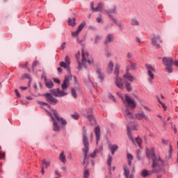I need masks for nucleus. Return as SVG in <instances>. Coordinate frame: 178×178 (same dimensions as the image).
<instances>
[{
	"instance_id": "obj_1",
	"label": "nucleus",
	"mask_w": 178,
	"mask_h": 178,
	"mask_svg": "<svg viewBox=\"0 0 178 178\" xmlns=\"http://www.w3.org/2000/svg\"><path fill=\"white\" fill-rule=\"evenodd\" d=\"M147 157L149 159H152V168L154 173H158L161 172V169L162 166H163V161L161 159V156L159 155H156L154 149L146 151Z\"/></svg>"
},
{
	"instance_id": "obj_2",
	"label": "nucleus",
	"mask_w": 178,
	"mask_h": 178,
	"mask_svg": "<svg viewBox=\"0 0 178 178\" xmlns=\"http://www.w3.org/2000/svg\"><path fill=\"white\" fill-rule=\"evenodd\" d=\"M82 141L84 145V148L83 149V165H87L88 163V156L87 154H88V150L90 149V143H88V135L87 134V129L86 127H83Z\"/></svg>"
},
{
	"instance_id": "obj_3",
	"label": "nucleus",
	"mask_w": 178,
	"mask_h": 178,
	"mask_svg": "<svg viewBox=\"0 0 178 178\" xmlns=\"http://www.w3.org/2000/svg\"><path fill=\"white\" fill-rule=\"evenodd\" d=\"M52 113L54 116H51V122H53V129L54 131H59L60 130V125H59V122H60L62 126H66L67 122L63 118L59 117V113L56 110H52Z\"/></svg>"
},
{
	"instance_id": "obj_4",
	"label": "nucleus",
	"mask_w": 178,
	"mask_h": 178,
	"mask_svg": "<svg viewBox=\"0 0 178 178\" xmlns=\"http://www.w3.org/2000/svg\"><path fill=\"white\" fill-rule=\"evenodd\" d=\"M82 63H81V68L85 67V69H87V66H89L90 65L94 64V59L92 58V56H90L88 52L84 51V50H82Z\"/></svg>"
},
{
	"instance_id": "obj_5",
	"label": "nucleus",
	"mask_w": 178,
	"mask_h": 178,
	"mask_svg": "<svg viewBox=\"0 0 178 178\" xmlns=\"http://www.w3.org/2000/svg\"><path fill=\"white\" fill-rule=\"evenodd\" d=\"M118 95L120 96V98H122V100L123 102V104H124L127 106V108H131V109H135V108L137 106V104L136 103V101L130 97L129 95H125V98L123 99L122 97V95L120 93H117Z\"/></svg>"
},
{
	"instance_id": "obj_6",
	"label": "nucleus",
	"mask_w": 178,
	"mask_h": 178,
	"mask_svg": "<svg viewBox=\"0 0 178 178\" xmlns=\"http://www.w3.org/2000/svg\"><path fill=\"white\" fill-rule=\"evenodd\" d=\"M146 69L147 70V74L149 77L147 80L149 83H152L154 79H155L154 74L156 72V70L149 64H146Z\"/></svg>"
},
{
	"instance_id": "obj_7",
	"label": "nucleus",
	"mask_w": 178,
	"mask_h": 178,
	"mask_svg": "<svg viewBox=\"0 0 178 178\" xmlns=\"http://www.w3.org/2000/svg\"><path fill=\"white\" fill-rule=\"evenodd\" d=\"M152 44L153 47L156 48H159L161 47L160 44H162V40H161V36L159 35H154L152 38Z\"/></svg>"
},
{
	"instance_id": "obj_8",
	"label": "nucleus",
	"mask_w": 178,
	"mask_h": 178,
	"mask_svg": "<svg viewBox=\"0 0 178 178\" xmlns=\"http://www.w3.org/2000/svg\"><path fill=\"white\" fill-rule=\"evenodd\" d=\"M50 92L54 97H66L67 95V92H65V90H60L59 88L52 89L50 90Z\"/></svg>"
},
{
	"instance_id": "obj_9",
	"label": "nucleus",
	"mask_w": 178,
	"mask_h": 178,
	"mask_svg": "<svg viewBox=\"0 0 178 178\" xmlns=\"http://www.w3.org/2000/svg\"><path fill=\"white\" fill-rule=\"evenodd\" d=\"M43 97L46 98V101H47V102H49V104H52L53 105H56V104H58V99L54 97V96H52L51 93H44L43 95Z\"/></svg>"
},
{
	"instance_id": "obj_10",
	"label": "nucleus",
	"mask_w": 178,
	"mask_h": 178,
	"mask_svg": "<svg viewBox=\"0 0 178 178\" xmlns=\"http://www.w3.org/2000/svg\"><path fill=\"white\" fill-rule=\"evenodd\" d=\"M86 26V22H83L78 27L77 30L76 31L72 32V37H77L80 33H81V31L84 27Z\"/></svg>"
},
{
	"instance_id": "obj_11",
	"label": "nucleus",
	"mask_w": 178,
	"mask_h": 178,
	"mask_svg": "<svg viewBox=\"0 0 178 178\" xmlns=\"http://www.w3.org/2000/svg\"><path fill=\"white\" fill-rule=\"evenodd\" d=\"M86 118H87L88 122H89L90 124H91L92 126H94V124H97L95 119L91 114V110H90L89 112H88V114L86 115Z\"/></svg>"
},
{
	"instance_id": "obj_12",
	"label": "nucleus",
	"mask_w": 178,
	"mask_h": 178,
	"mask_svg": "<svg viewBox=\"0 0 178 178\" xmlns=\"http://www.w3.org/2000/svg\"><path fill=\"white\" fill-rule=\"evenodd\" d=\"M163 65H164L165 66H172L173 65V58L171 57L163 58Z\"/></svg>"
},
{
	"instance_id": "obj_13",
	"label": "nucleus",
	"mask_w": 178,
	"mask_h": 178,
	"mask_svg": "<svg viewBox=\"0 0 178 178\" xmlns=\"http://www.w3.org/2000/svg\"><path fill=\"white\" fill-rule=\"evenodd\" d=\"M72 79V76H65V79L61 85V88L63 91H65V90H67V87L69 86V81Z\"/></svg>"
},
{
	"instance_id": "obj_14",
	"label": "nucleus",
	"mask_w": 178,
	"mask_h": 178,
	"mask_svg": "<svg viewBox=\"0 0 178 178\" xmlns=\"http://www.w3.org/2000/svg\"><path fill=\"white\" fill-rule=\"evenodd\" d=\"M136 119H138V120H141L142 119H145V120H147V122H149V118H148V115H145L144 113H139L135 115Z\"/></svg>"
},
{
	"instance_id": "obj_15",
	"label": "nucleus",
	"mask_w": 178,
	"mask_h": 178,
	"mask_svg": "<svg viewBox=\"0 0 178 178\" xmlns=\"http://www.w3.org/2000/svg\"><path fill=\"white\" fill-rule=\"evenodd\" d=\"M94 131L96 136V144L98 145L99 140H101V129H99V127H96Z\"/></svg>"
},
{
	"instance_id": "obj_16",
	"label": "nucleus",
	"mask_w": 178,
	"mask_h": 178,
	"mask_svg": "<svg viewBox=\"0 0 178 178\" xmlns=\"http://www.w3.org/2000/svg\"><path fill=\"white\" fill-rule=\"evenodd\" d=\"M115 84L118 88H120V90H123L124 88V86L123 85V81L120 77L116 76L115 78Z\"/></svg>"
},
{
	"instance_id": "obj_17",
	"label": "nucleus",
	"mask_w": 178,
	"mask_h": 178,
	"mask_svg": "<svg viewBox=\"0 0 178 178\" xmlns=\"http://www.w3.org/2000/svg\"><path fill=\"white\" fill-rule=\"evenodd\" d=\"M124 82L127 81H134V76L131 75V73L129 72V71H127L126 74L124 75Z\"/></svg>"
},
{
	"instance_id": "obj_18",
	"label": "nucleus",
	"mask_w": 178,
	"mask_h": 178,
	"mask_svg": "<svg viewBox=\"0 0 178 178\" xmlns=\"http://www.w3.org/2000/svg\"><path fill=\"white\" fill-rule=\"evenodd\" d=\"M154 173H155L154 170L151 171H148L147 170H143L141 172V176L142 177H147V176H151V175H154Z\"/></svg>"
},
{
	"instance_id": "obj_19",
	"label": "nucleus",
	"mask_w": 178,
	"mask_h": 178,
	"mask_svg": "<svg viewBox=\"0 0 178 178\" xmlns=\"http://www.w3.org/2000/svg\"><path fill=\"white\" fill-rule=\"evenodd\" d=\"M124 115L127 119H134V116H133V114L130 111H129V108H127L125 111L124 112Z\"/></svg>"
},
{
	"instance_id": "obj_20",
	"label": "nucleus",
	"mask_w": 178,
	"mask_h": 178,
	"mask_svg": "<svg viewBox=\"0 0 178 178\" xmlns=\"http://www.w3.org/2000/svg\"><path fill=\"white\" fill-rule=\"evenodd\" d=\"M131 130H137V129L136 128V127H131V128L129 127H127V135L129 136V138H130V140H131V141H134V140H133L131 133L130 132Z\"/></svg>"
},
{
	"instance_id": "obj_21",
	"label": "nucleus",
	"mask_w": 178,
	"mask_h": 178,
	"mask_svg": "<svg viewBox=\"0 0 178 178\" xmlns=\"http://www.w3.org/2000/svg\"><path fill=\"white\" fill-rule=\"evenodd\" d=\"M112 41H113V35L108 34L104 40V44L106 45V44H109V42H112Z\"/></svg>"
},
{
	"instance_id": "obj_22",
	"label": "nucleus",
	"mask_w": 178,
	"mask_h": 178,
	"mask_svg": "<svg viewBox=\"0 0 178 178\" xmlns=\"http://www.w3.org/2000/svg\"><path fill=\"white\" fill-rule=\"evenodd\" d=\"M109 16H110L111 20L113 22H114V23L115 24H117V26H118V27H122V26H123V22H122V21H119V20L116 19L115 18H113V17H112L111 15H109Z\"/></svg>"
},
{
	"instance_id": "obj_23",
	"label": "nucleus",
	"mask_w": 178,
	"mask_h": 178,
	"mask_svg": "<svg viewBox=\"0 0 178 178\" xmlns=\"http://www.w3.org/2000/svg\"><path fill=\"white\" fill-rule=\"evenodd\" d=\"M130 65L127 67V72L129 70H134L136 69V63H133L131 60L129 61Z\"/></svg>"
},
{
	"instance_id": "obj_24",
	"label": "nucleus",
	"mask_w": 178,
	"mask_h": 178,
	"mask_svg": "<svg viewBox=\"0 0 178 178\" xmlns=\"http://www.w3.org/2000/svg\"><path fill=\"white\" fill-rule=\"evenodd\" d=\"M79 56H80V51H78V53L75 55V58L78 63V69L79 70H81V62H80L79 60L80 59Z\"/></svg>"
},
{
	"instance_id": "obj_25",
	"label": "nucleus",
	"mask_w": 178,
	"mask_h": 178,
	"mask_svg": "<svg viewBox=\"0 0 178 178\" xmlns=\"http://www.w3.org/2000/svg\"><path fill=\"white\" fill-rule=\"evenodd\" d=\"M108 73H112L113 72V62L109 61L107 67Z\"/></svg>"
},
{
	"instance_id": "obj_26",
	"label": "nucleus",
	"mask_w": 178,
	"mask_h": 178,
	"mask_svg": "<svg viewBox=\"0 0 178 178\" xmlns=\"http://www.w3.org/2000/svg\"><path fill=\"white\" fill-rule=\"evenodd\" d=\"M59 159L63 163H66V156H65V152H61L59 156Z\"/></svg>"
},
{
	"instance_id": "obj_27",
	"label": "nucleus",
	"mask_w": 178,
	"mask_h": 178,
	"mask_svg": "<svg viewBox=\"0 0 178 178\" xmlns=\"http://www.w3.org/2000/svg\"><path fill=\"white\" fill-rule=\"evenodd\" d=\"M60 67H63L64 69H66L67 72H70V66L68 65L65 62H63V61L60 62Z\"/></svg>"
},
{
	"instance_id": "obj_28",
	"label": "nucleus",
	"mask_w": 178,
	"mask_h": 178,
	"mask_svg": "<svg viewBox=\"0 0 178 178\" xmlns=\"http://www.w3.org/2000/svg\"><path fill=\"white\" fill-rule=\"evenodd\" d=\"M118 148H119V147L117 145H113L109 146V149H111L112 155H115V152H116Z\"/></svg>"
},
{
	"instance_id": "obj_29",
	"label": "nucleus",
	"mask_w": 178,
	"mask_h": 178,
	"mask_svg": "<svg viewBox=\"0 0 178 178\" xmlns=\"http://www.w3.org/2000/svg\"><path fill=\"white\" fill-rule=\"evenodd\" d=\"M129 175H130V169L127 166L124 167V175L126 178H129Z\"/></svg>"
},
{
	"instance_id": "obj_30",
	"label": "nucleus",
	"mask_w": 178,
	"mask_h": 178,
	"mask_svg": "<svg viewBox=\"0 0 178 178\" xmlns=\"http://www.w3.org/2000/svg\"><path fill=\"white\" fill-rule=\"evenodd\" d=\"M124 83L127 91L130 92L133 90V88H131V83H130V82L124 81Z\"/></svg>"
},
{
	"instance_id": "obj_31",
	"label": "nucleus",
	"mask_w": 178,
	"mask_h": 178,
	"mask_svg": "<svg viewBox=\"0 0 178 178\" xmlns=\"http://www.w3.org/2000/svg\"><path fill=\"white\" fill-rule=\"evenodd\" d=\"M44 84L47 88H49V89L54 88V82L51 81H46V82H44Z\"/></svg>"
},
{
	"instance_id": "obj_32",
	"label": "nucleus",
	"mask_w": 178,
	"mask_h": 178,
	"mask_svg": "<svg viewBox=\"0 0 178 178\" xmlns=\"http://www.w3.org/2000/svg\"><path fill=\"white\" fill-rule=\"evenodd\" d=\"M97 74L98 79H99L100 81H102L104 80V74L101 72V70H97Z\"/></svg>"
},
{
	"instance_id": "obj_33",
	"label": "nucleus",
	"mask_w": 178,
	"mask_h": 178,
	"mask_svg": "<svg viewBox=\"0 0 178 178\" xmlns=\"http://www.w3.org/2000/svg\"><path fill=\"white\" fill-rule=\"evenodd\" d=\"M68 24L72 26V27H74L76 26V18L69 19Z\"/></svg>"
},
{
	"instance_id": "obj_34",
	"label": "nucleus",
	"mask_w": 178,
	"mask_h": 178,
	"mask_svg": "<svg viewBox=\"0 0 178 178\" xmlns=\"http://www.w3.org/2000/svg\"><path fill=\"white\" fill-rule=\"evenodd\" d=\"M107 165L109 167L108 169L109 170H111V169H112V156H108V160H107Z\"/></svg>"
},
{
	"instance_id": "obj_35",
	"label": "nucleus",
	"mask_w": 178,
	"mask_h": 178,
	"mask_svg": "<svg viewBox=\"0 0 178 178\" xmlns=\"http://www.w3.org/2000/svg\"><path fill=\"white\" fill-rule=\"evenodd\" d=\"M101 9H102V3H100L97 5V8H93L92 12H99Z\"/></svg>"
},
{
	"instance_id": "obj_36",
	"label": "nucleus",
	"mask_w": 178,
	"mask_h": 178,
	"mask_svg": "<svg viewBox=\"0 0 178 178\" xmlns=\"http://www.w3.org/2000/svg\"><path fill=\"white\" fill-rule=\"evenodd\" d=\"M71 118H72V119H74V120H79V119H80V115H79V113H74V114L71 115Z\"/></svg>"
},
{
	"instance_id": "obj_37",
	"label": "nucleus",
	"mask_w": 178,
	"mask_h": 178,
	"mask_svg": "<svg viewBox=\"0 0 178 178\" xmlns=\"http://www.w3.org/2000/svg\"><path fill=\"white\" fill-rule=\"evenodd\" d=\"M71 94L73 98H77V92H76V89L72 88L71 89Z\"/></svg>"
},
{
	"instance_id": "obj_38",
	"label": "nucleus",
	"mask_w": 178,
	"mask_h": 178,
	"mask_svg": "<svg viewBox=\"0 0 178 178\" xmlns=\"http://www.w3.org/2000/svg\"><path fill=\"white\" fill-rule=\"evenodd\" d=\"M42 165H45V168H47L48 167L50 166L51 165V161H47L45 160H42Z\"/></svg>"
},
{
	"instance_id": "obj_39",
	"label": "nucleus",
	"mask_w": 178,
	"mask_h": 178,
	"mask_svg": "<svg viewBox=\"0 0 178 178\" xmlns=\"http://www.w3.org/2000/svg\"><path fill=\"white\" fill-rule=\"evenodd\" d=\"M131 25L132 26H140V22H138V20L134 19L131 20Z\"/></svg>"
},
{
	"instance_id": "obj_40",
	"label": "nucleus",
	"mask_w": 178,
	"mask_h": 178,
	"mask_svg": "<svg viewBox=\"0 0 178 178\" xmlns=\"http://www.w3.org/2000/svg\"><path fill=\"white\" fill-rule=\"evenodd\" d=\"M119 69H120L119 65H115L114 74H115V76H117V77L119 74Z\"/></svg>"
},
{
	"instance_id": "obj_41",
	"label": "nucleus",
	"mask_w": 178,
	"mask_h": 178,
	"mask_svg": "<svg viewBox=\"0 0 178 178\" xmlns=\"http://www.w3.org/2000/svg\"><path fill=\"white\" fill-rule=\"evenodd\" d=\"M38 104H39V105H42L43 106H47V108H51V106L46 102H38Z\"/></svg>"
},
{
	"instance_id": "obj_42",
	"label": "nucleus",
	"mask_w": 178,
	"mask_h": 178,
	"mask_svg": "<svg viewBox=\"0 0 178 178\" xmlns=\"http://www.w3.org/2000/svg\"><path fill=\"white\" fill-rule=\"evenodd\" d=\"M83 175H84V178H88L90 177V171H88V170H85Z\"/></svg>"
},
{
	"instance_id": "obj_43",
	"label": "nucleus",
	"mask_w": 178,
	"mask_h": 178,
	"mask_svg": "<svg viewBox=\"0 0 178 178\" xmlns=\"http://www.w3.org/2000/svg\"><path fill=\"white\" fill-rule=\"evenodd\" d=\"M99 40H101V36L99 35H97L95 37V44H98V42H99Z\"/></svg>"
},
{
	"instance_id": "obj_44",
	"label": "nucleus",
	"mask_w": 178,
	"mask_h": 178,
	"mask_svg": "<svg viewBox=\"0 0 178 178\" xmlns=\"http://www.w3.org/2000/svg\"><path fill=\"white\" fill-rule=\"evenodd\" d=\"M65 63L70 66V58L69 56H66L65 58Z\"/></svg>"
},
{
	"instance_id": "obj_45",
	"label": "nucleus",
	"mask_w": 178,
	"mask_h": 178,
	"mask_svg": "<svg viewBox=\"0 0 178 178\" xmlns=\"http://www.w3.org/2000/svg\"><path fill=\"white\" fill-rule=\"evenodd\" d=\"M165 70H167L168 73H172V72H173V68L172 66H166Z\"/></svg>"
},
{
	"instance_id": "obj_46",
	"label": "nucleus",
	"mask_w": 178,
	"mask_h": 178,
	"mask_svg": "<svg viewBox=\"0 0 178 178\" xmlns=\"http://www.w3.org/2000/svg\"><path fill=\"white\" fill-rule=\"evenodd\" d=\"M116 12V6H113V8L108 10V13H115Z\"/></svg>"
},
{
	"instance_id": "obj_47",
	"label": "nucleus",
	"mask_w": 178,
	"mask_h": 178,
	"mask_svg": "<svg viewBox=\"0 0 178 178\" xmlns=\"http://www.w3.org/2000/svg\"><path fill=\"white\" fill-rule=\"evenodd\" d=\"M127 159H128V161H133V159H134V157L131 155V154L128 153L127 154Z\"/></svg>"
},
{
	"instance_id": "obj_48",
	"label": "nucleus",
	"mask_w": 178,
	"mask_h": 178,
	"mask_svg": "<svg viewBox=\"0 0 178 178\" xmlns=\"http://www.w3.org/2000/svg\"><path fill=\"white\" fill-rule=\"evenodd\" d=\"M141 141H142L141 138H136V142L137 143V144L139 147H141Z\"/></svg>"
},
{
	"instance_id": "obj_49",
	"label": "nucleus",
	"mask_w": 178,
	"mask_h": 178,
	"mask_svg": "<svg viewBox=\"0 0 178 178\" xmlns=\"http://www.w3.org/2000/svg\"><path fill=\"white\" fill-rule=\"evenodd\" d=\"M159 104H161L164 111H166V105L164 103H163L162 101H161L160 99H159Z\"/></svg>"
},
{
	"instance_id": "obj_50",
	"label": "nucleus",
	"mask_w": 178,
	"mask_h": 178,
	"mask_svg": "<svg viewBox=\"0 0 178 178\" xmlns=\"http://www.w3.org/2000/svg\"><path fill=\"white\" fill-rule=\"evenodd\" d=\"M35 66H38V61H37V60H35L33 63L32 69H34V67H35Z\"/></svg>"
},
{
	"instance_id": "obj_51",
	"label": "nucleus",
	"mask_w": 178,
	"mask_h": 178,
	"mask_svg": "<svg viewBox=\"0 0 178 178\" xmlns=\"http://www.w3.org/2000/svg\"><path fill=\"white\" fill-rule=\"evenodd\" d=\"M24 77H25L26 79H29V83H31V77H30V76L29 75V74H25L24 75Z\"/></svg>"
},
{
	"instance_id": "obj_52",
	"label": "nucleus",
	"mask_w": 178,
	"mask_h": 178,
	"mask_svg": "<svg viewBox=\"0 0 178 178\" xmlns=\"http://www.w3.org/2000/svg\"><path fill=\"white\" fill-rule=\"evenodd\" d=\"M53 80H54V83H56L57 84H60V80H59V79L54 78Z\"/></svg>"
},
{
	"instance_id": "obj_53",
	"label": "nucleus",
	"mask_w": 178,
	"mask_h": 178,
	"mask_svg": "<svg viewBox=\"0 0 178 178\" xmlns=\"http://www.w3.org/2000/svg\"><path fill=\"white\" fill-rule=\"evenodd\" d=\"M97 23H104V22L102 21V18L101 17H98L97 19Z\"/></svg>"
},
{
	"instance_id": "obj_54",
	"label": "nucleus",
	"mask_w": 178,
	"mask_h": 178,
	"mask_svg": "<svg viewBox=\"0 0 178 178\" xmlns=\"http://www.w3.org/2000/svg\"><path fill=\"white\" fill-rule=\"evenodd\" d=\"M29 66V62H26L24 64L21 65V67H23V69H26Z\"/></svg>"
},
{
	"instance_id": "obj_55",
	"label": "nucleus",
	"mask_w": 178,
	"mask_h": 178,
	"mask_svg": "<svg viewBox=\"0 0 178 178\" xmlns=\"http://www.w3.org/2000/svg\"><path fill=\"white\" fill-rule=\"evenodd\" d=\"M108 98H109L110 99H113V102H116V99H115V97H113V95H110L108 96Z\"/></svg>"
},
{
	"instance_id": "obj_56",
	"label": "nucleus",
	"mask_w": 178,
	"mask_h": 178,
	"mask_svg": "<svg viewBox=\"0 0 178 178\" xmlns=\"http://www.w3.org/2000/svg\"><path fill=\"white\" fill-rule=\"evenodd\" d=\"M15 92L18 98H20V93H19V90L17 89H15Z\"/></svg>"
},
{
	"instance_id": "obj_57",
	"label": "nucleus",
	"mask_w": 178,
	"mask_h": 178,
	"mask_svg": "<svg viewBox=\"0 0 178 178\" xmlns=\"http://www.w3.org/2000/svg\"><path fill=\"white\" fill-rule=\"evenodd\" d=\"M0 159H5V153L0 152Z\"/></svg>"
},
{
	"instance_id": "obj_58",
	"label": "nucleus",
	"mask_w": 178,
	"mask_h": 178,
	"mask_svg": "<svg viewBox=\"0 0 178 178\" xmlns=\"http://www.w3.org/2000/svg\"><path fill=\"white\" fill-rule=\"evenodd\" d=\"M127 56L128 59H131V58H133V54H131V53H127Z\"/></svg>"
},
{
	"instance_id": "obj_59",
	"label": "nucleus",
	"mask_w": 178,
	"mask_h": 178,
	"mask_svg": "<svg viewBox=\"0 0 178 178\" xmlns=\"http://www.w3.org/2000/svg\"><path fill=\"white\" fill-rule=\"evenodd\" d=\"M65 47H66V42H64L61 44V49H65Z\"/></svg>"
},
{
	"instance_id": "obj_60",
	"label": "nucleus",
	"mask_w": 178,
	"mask_h": 178,
	"mask_svg": "<svg viewBox=\"0 0 178 178\" xmlns=\"http://www.w3.org/2000/svg\"><path fill=\"white\" fill-rule=\"evenodd\" d=\"M95 154H97V150H95L93 154H90L91 158H95Z\"/></svg>"
},
{
	"instance_id": "obj_61",
	"label": "nucleus",
	"mask_w": 178,
	"mask_h": 178,
	"mask_svg": "<svg viewBox=\"0 0 178 178\" xmlns=\"http://www.w3.org/2000/svg\"><path fill=\"white\" fill-rule=\"evenodd\" d=\"M90 8H91V9L92 10V11L94 10V9L95 8H94V2H91L90 3Z\"/></svg>"
},
{
	"instance_id": "obj_62",
	"label": "nucleus",
	"mask_w": 178,
	"mask_h": 178,
	"mask_svg": "<svg viewBox=\"0 0 178 178\" xmlns=\"http://www.w3.org/2000/svg\"><path fill=\"white\" fill-rule=\"evenodd\" d=\"M105 55H106V58H109V56H111V52H106V54H105Z\"/></svg>"
},
{
	"instance_id": "obj_63",
	"label": "nucleus",
	"mask_w": 178,
	"mask_h": 178,
	"mask_svg": "<svg viewBox=\"0 0 178 178\" xmlns=\"http://www.w3.org/2000/svg\"><path fill=\"white\" fill-rule=\"evenodd\" d=\"M94 140V134L91 133L90 134V141H92Z\"/></svg>"
},
{
	"instance_id": "obj_64",
	"label": "nucleus",
	"mask_w": 178,
	"mask_h": 178,
	"mask_svg": "<svg viewBox=\"0 0 178 178\" xmlns=\"http://www.w3.org/2000/svg\"><path fill=\"white\" fill-rule=\"evenodd\" d=\"M173 65L178 67V60L173 61Z\"/></svg>"
}]
</instances>
